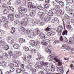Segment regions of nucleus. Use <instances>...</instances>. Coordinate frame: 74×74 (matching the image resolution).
<instances>
[{"mask_svg": "<svg viewBox=\"0 0 74 74\" xmlns=\"http://www.w3.org/2000/svg\"><path fill=\"white\" fill-rule=\"evenodd\" d=\"M18 9L20 10H18V12L19 14H17L15 15L16 18H21L23 17V14L26 13L27 11V9L23 7H19L18 8Z\"/></svg>", "mask_w": 74, "mask_h": 74, "instance_id": "1", "label": "nucleus"}, {"mask_svg": "<svg viewBox=\"0 0 74 74\" xmlns=\"http://www.w3.org/2000/svg\"><path fill=\"white\" fill-rule=\"evenodd\" d=\"M26 31L28 34V36L29 38H32V36H37L40 32L39 28H36L34 32H32V30L30 29H27Z\"/></svg>", "mask_w": 74, "mask_h": 74, "instance_id": "2", "label": "nucleus"}, {"mask_svg": "<svg viewBox=\"0 0 74 74\" xmlns=\"http://www.w3.org/2000/svg\"><path fill=\"white\" fill-rule=\"evenodd\" d=\"M48 66V62H45L44 61L38 62H36V64L35 65V68L37 69H42V67L44 66Z\"/></svg>", "mask_w": 74, "mask_h": 74, "instance_id": "3", "label": "nucleus"}, {"mask_svg": "<svg viewBox=\"0 0 74 74\" xmlns=\"http://www.w3.org/2000/svg\"><path fill=\"white\" fill-rule=\"evenodd\" d=\"M50 42V40H49V39H46L42 40L41 42V44L42 45H43L47 46V45H48L49 44Z\"/></svg>", "mask_w": 74, "mask_h": 74, "instance_id": "4", "label": "nucleus"}, {"mask_svg": "<svg viewBox=\"0 0 74 74\" xmlns=\"http://www.w3.org/2000/svg\"><path fill=\"white\" fill-rule=\"evenodd\" d=\"M14 23L16 24V25H20V26L21 27H23V26H26V25H27V24L26 23H25L24 21H22L21 23V22H20L19 21H14Z\"/></svg>", "mask_w": 74, "mask_h": 74, "instance_id": "5", "label": "nucleus"}, {"mask_svg": "<svg viewBox=\"0 0 74 74\" xmlns=\"http://www.w3.org/2000/svg\"><path fill=\"white\" fill-rule=\"evenodd\" d=\"M66 10L68 11L70 18H73L74 16V14L73 13V11L72 10V9H70L69 8H68L66 9Z\"/></svg>", "mask_w": 74, "mask_h": 74, "instance_id": "6", "label": "nucleus"}, {"mask_svg": "<svg viewBox=\"0 0 74 74\" xmlns=\"http://www.w3.org/2000/svg\"><path fill=\"white\" fill-rule=\"evenodd\" d=\"M31 23L32 24H33L34 25L35 24H40V25L41 26H42L44 25V23L42 21H41L39 20H37L36 22L34 21H32L31 22Z\"/></svg>", "mask_w": 74, "mask_h": 74, "instance_id": "7", "label": "nucleus"}, {"mask_svg": "<svg viewBox=\"0 0 74 74\" xmlns=\"http://www.w3.org/2000/svg\"><path fill=\"white\" fill-rule=\"evenodd\" d=\"M38 43V42L37 41H34L33 40H31L29 42V44L32 47H34V46H37Z\"/></svg>", "mask_w": 74, "mask_h": 74, "instance_id": "8", "label": "nucleus"}, {"mask_svg": "<svg viewBox=\"0 0 74 74\" xmlns=\"http://www.w3.org/2000/svg\"><path fill=\"white\" fill-rule=\"evenodd\" d=\"M60 8V6L59 5L56 4L53 7V9H52L55 12H57L58 11H59V10Z\"/></svg>", "mask_w": 74, "mask_h": 74, "instance_id": "9", "label": "nucleus"}, {"mask_svg": "<svg viewBox=\"0 0 74 74\" xmlns=\"http://www.w3.org/2000/svg\"><path fill=\"white\" fill-rule=\"evenodd\" d=\"M9 66L10 67H12V66H14L15 67H19V64L16 62H14V61L11 62L9 63Z\"/></svg>", "mask_w": 74, "mask_h": 74, "instance_id": "10", "label": "nucleus"}, {"mask_svg": "<svg viewBox=\"0 0 74 74\" xmlns=\"http://www.w3.org/2000/svg\"><path fill=\"white\" fill-rule=\"evenodd\" d=\"M56 12H55L54 10L52 9L50 10L49 11V12H48V15L49 17H51L53 16V14H56Z\"/></svg>", "mask_w": 74, "mask_h": 74, "instance_id": "11", "label": "nucleus"}, {"mask_svg": "<svg viewBox=\"0 0 74 74\" xmlns=\"http://www.w3.org/2000/svg\"><path fill=\"white\" fill-rule=\"evenodd\" d=\"M58 35H61V33H62L63 31L62 30H63V27L62 26H59L58 27Z\"/></svg>", "mask_w": 74, "mask_h": 74, "instance_id": "12", "label": "nucleus"}, {"mask_svg": "<svg viewBox=\"0 0 74 74\" xmlns=\"http://www.w3.org/2000/svg\"><path fill=\"white\" fill-rule=\"evenodd\" d=\"M7 41L10 44H13L14 42V40L10 37H9L7 38Z\"/></svg>", "mask_w": 74, "mask_h": 74, "instance_id": "13", "label": "nucleus"}, {"mask_svg": "<svg viewBox=\"0 0 74 74\" xmlns=\"http://www.w3.org/2000/svg\"><path fill=\"white\" fill-rule=\"evenodd\" d=\"M60 40L61 41H62L63 42H66L68 41V40L67 38L66 37H64V38H63L62 36H61L60 38Z\"/></svg>", "mask_w": 74, "mask_h": 74, "instance_id": "14", "label": "nucleus"}, {"mask_svg": "<svg viewBox=\"0 0 74 74\" xmlns=\"http://www.w3.org/2000/svg\"><path fill=\"white\" fill-rule=\"evenodd\" d=\"M56 33V30H53L51 31V32H48L47 33V35L49 36H53L55 35Z\"/></svg>", "mask_w": 74, "mask_h": 74, "instance_id": "15", "label": "nucleus"}, {"mask_svg": "<svg viewBox=\"0 0 74 74\" xmlns=\"http://www.w3.org/2000/svg\"><path fill=\"white\" fill-rule=\"evenodd\" d=\"M28 6L29 8H33L35 7V6L33 5L32 3V2H28Z\"/></svg>", "mask_w": 74, "mask_h": 74, "instance_id": "16", "label": "nucleus"}, {"mask_svg": "<svg viewBox=\"0 0 74 74\" xmlns=\"http://www.w3.org/2000/svg\"><path fill=\"white\" fill-rule=\"evenodd\" d=\"M51 19V17L48 16L44 19V21L45 22H48V21H50Z\"/></svg>", "mask_w": 74, "mask_h": 74, "instance_id": "17", "label": "nucleus"}, {"mask_svg": "<svg viewBox=\"0 0 74 74\" xmlns=\"http://www.w3.org/2000/svg\"><path fill=\"white\" fill-rule=\"evenodd\" d=\"M36 14V11L34 10H32V12L30 13V15L31 17H33Z\"/></svg>", "mask_w": 74, "mask_h": 74, "instance_id": "18", "label": "nucleus"}, {"mask_svg": "<svg viewBox=\"0 0 74 74\" xmlns=\"http://www.w3.org/2000/svg\"><path fill=\"white\" fill-rule=\"evenodd\" d=\"M8 18L9 19H10L11 21L14 20V16L11 14H9L8 15Z\"/></svg>", "mask_w": 74, "mask_h": 74, "instance_id": "19", "label": "nucleus"}, {"mask_svg": "<svg viewBox=\"0 0 74 74\" xmlns=\"http://www.w3.org/2000/svg\"><path fill=\"white\" fill-rule=\"evenodd\" d=\"M63 71V69L62 67L58 68V69L57 70V72H59L61 73H62Z\"/></svg>", "mask_w": 74, "mask_h": 74, "instance_id": "20", "label": "nucleus"}, {"mask_svg": "<svg viewBox=\"0 0 74 74\" xmlns=\"http://www.w3.org/2000/svg\"><path fill=\"white\" fill-rule=\"evenodd\" d=\"M40 37L41 39H45V35L44 34H40Z\"/></svg>", "mask_w": 74, "mask_h": 74, "instance_id": "21", "label": "nucleus"}, {"mask_svg": "<svg viewBox=\"0 0 74 74\" xmlns=\"http://www.w3.org/2000/svg\"><path fill=\"white\" fill-rule=\"evenodd\" d=\"M59 13L58 14V15H63L64 14V12L63 11L62 9H60L59 10Z\"/></svg>", "mask_w": 74, "mask_h": 74, "instance_id": "22", "label": "nucleus"}, {"mask_svg": "<svg viewBox=\"0 0 74 74\" xmlns=\"http://www.w3.org/2000/svg\"><path fill=\"white\" fill-rule=\"evenodd\" d=\"M62 49H63L64 51H66L67 50V47H66L65 44H63L61 47Z\"/></svg>", "mask_w": 74, "mask_h": 74, "instance_id": "23", "label": "nucleus"}, {"mask_svg": "<svg viewBox=\"0 0 74 74\" xmlns=\"http://www.w3.org/2000/svg\"><path fill=\"white\" fill-rule=\"evenodd\" d=\"M26 67L27 69H29V70H32V69H33L32 66L29 64L26 66Z\"/></svg>", "mask_w": 74, "mask_h": 74, "instance_id": "24", "label": "nucleus"}, {"mask_svg": "<svg viewBox=\"0 0 74 74\" xmlns=\"http://www.w3.org/2000/svg\"><path fill=\"white\" fill-rule=\"evenodd\" d=\"M20 47L19 45L17 44H14L13 46V47L14 49H18Z\"/></svg>", "mask_w": 74, "mask_h": 74, "instance_id": "25", "label": "nucleus"}, {"mask_svg": "<svg viewBox=\"0 0 74 74\" xmlns=\"http://www.w3.org/2000/svg\"><path fill=\"white\" fill-rule=\"evenodd\" d=\"M11 33L12 34H14L15 32V29L14 27H12L11 29Z\"/></svg>", "mask_w": 74, "mask_h": 74, "instance_id": "26", "label": "nucleus"}, {"mask_svg": "<svg viewBox=\"0 0 74 74\" xmlns=\"http://www.w3.org/2000/svg\"><path fill=\"white\" fill-rule=\"evenodd\" d=\"M24 67H25V65L24 64H22L21 65V69L23 72L25 71Z\"/></svg>", "mask_w": 74, "mask_h": 74, "instance_id": "27", "label": "nucleus"}, {"mask_svg": "<svg viewBox=\"0 0 74 74\" xmlns=\"http://www.w3.org/2000/svg\"><path fill=\"white\" fill-rule=\"evenodd\" d=\"M8 55H7V53H5L2 55V58L5 59V58H6V57H7Z\"/></svg>", "mask_w": 74, "mask_h": 74, "instance_id": "28", "label": "nucleus"}, {"mask_svg": "<svg viewBox=\"0 0 74 74\" xmlns=\"http://www.w3.org/2000/svg\"><path fill=\"white\" fill-rule=\"evenodd\" d=\"M38 9H39V10H42V11H45V10L44 8L42 7L40 5L38 6Z\"/></svg>", "mask_w": 74, "mask_h": 74, "instance_id": "29", "label": "nucleus"}, {"mask_svg": "<svg viewBox=\"0 0 74 74\" xmlns=\"http://www.w3.org/2000/svg\"><path fill=\"white\" fill-rule=\"evenodd\" d=\"M73 41H74V39H73V38H72L71 37L70 38L69 40V44H72L73 43Z\"/></svg>", "mask_w": 74, "mask_h": 74, "instance_id": "30", "label": "nucleus"}, {"mask_svg": "<svg viewBox=\"0 0 74 74\" xmlns=\"http://www.w3.org/2000/svg\"><path fill=\"white\" fill-rule=\"evenodd\" d=\"M19 42L21 43H23L25 41V40L24 39H22L21 38H19Z\"/></svg>", "mask_w": 74, "mask_h": 74, "instance_id": "31", "label": "nucleus"}, {"mask_svg": "<svg viewBox=\"0 0 74 74\" xmlns=\"http://www.w3.org/2000/svg\"><path fill=\"white\" fill-rule=\"evenodd\" d=\"M6 60L8 62H10L11 60V56H7L6 57Z\"/></svg>", "mask_w": 74, "mask_h": 74, "instance_id": "32", "label": "nucleus"}, {"mask_svg": "<svg viewBox=\"0 0 74 74\" xmlns=\"http://www.w3.org/2000/svg\"><path fill=\"white\" fill-rule=\"evenodd\" d=\"M46 51L49 54H51V51L50 49L48 48V47L47 48H46Z\"/></svg>", "mask_w": 74, "mask_h": 74, "instance_id": "33", "label": "nucleus"}, {"mask_svg": "<svg viewBox=\"0 0 74 74\" xmlns=\"http://www.w3.org/2000/svg\"><path fill=\"white\" fill-rule=\"evenodd\" d=\"M48 59L49 61H51L53 59V56L52 55L49 56L48 57Z\"/></svg>", "mask_w": 74, "mask_h": 74, "instance_id": "34", "label": "nucleus"}, {"mask_svg": "<svg viewBox=\"0 0 74 74\" xmlns=\"http://www.w3.org/2000/svg\"><path fill=\"white\" fill-rule=\"evenodd\" d=\"M56 67L55 66L53 65L51 67V70L52 71H55L56 70Z\"/></svg>", "mask_w": 74, "mask_h": 74, "instance_id": "35", "label": "nucleus"}, {"mask_svg": "<svg viewBox=\"0 0 74 74\" xmlns=\"http://www.w3.org/2000/svg\"><path fill=\"white\" fill-rule=\"evenodd\" d=\"M59 21V20L57 18L55 17L54 19L53 20V22L55 23H57Z\"/></svg>", "mask_w": 74, "mask_h": 74, "instance_id": "36", "label": "nucleus"}, {"mask_svg": "<svg viewBox=\"0 0 74 74\" xmlns=\"http://www.w3.org/2000/svg\"><path fill=\"white\" fill-rule=\"evenodd\" d=\"M4 41H0V47H2L4 45Z\"/></svg>", "mask_w": 74, "mask_h": 74, "instance_id": "37", "label": "nucleus"}, {"mask_svg": "<svg viewBox=\"0 0 74 74\" xmlns=\"http://www.w3.org/2000/svg\"><path fill=\"white\" fill-rule=\"evenodd\" d=\"M9 49V46L8 45H5L4 46V49L5 51H7Z\"/></svg>", "mask_w": 74, "mask_h": 74, "instance_id": "38", "label": "nucleus"}, {"mask_svg": "<svg viewBox=\"0 0 74 74\" xmlns=\"http://www.w3.org/2000/svg\"><path fill=\"white\" fill-rule=\"evenodd\" d=\"M16 53L17 55H18V56H21V55H22V53L18 51H16Z\"/></svg>", "mask_w": 74, "mask_h": 74, "instance_id": "39", "label": "nucleus"}, {"mask_svg": "<svg viewBox=\"0 0 74 74\" xmlns=\"http://www.w3.org/2000/svg\"><path fill=\"white\" fill-rule=\"evenodd\" d=\"M67 33H68V31H67V30H65L64 31L63 33H62V34L63 35H67Z\"/></svg>", "mask_w": 74, "mask_h": 74, "instance_id": "40", "label": "nucleus"}, {"mask_svg": "<svg viewBox=\"0 0 74 74\" xmlns=\"http://www.w3.org/2000/svg\"><path fill=\"white\" fill-rule=\"evenodd\" d=\"M67 3L70 4H72L73 3V0H66Z\"/></svg>", "mask_w": 74, "mask_h": 74, "instance_id": "41", "label": "nucleus"}, {"mask_svg": "<svg viewBox=\"0 0 74 74\" xmlns=\"http://www.w3.org/2000/svg\"><path fill=\"white\" fill-rule=\"evenodd\" d=\"M40 59H42L43 60H44V59L41 57H38L36 59V60L38 61L40 60Z\"/></svg>", "mask_w": 74, "mask_h": 74, "instance_id": "42", "label": "nucleus"}, {"mask_svg": "<svg viewBox=\"0 0 74 74\" xmlns=\"http://www.w3.org/2000/svg\"><path fill=\"white\" fill-rule=\"evenodd\" d=\"M31 71H32V73L33 74H35L36 72V69H32L31 70Z\"/></svg>", "mask_w": 74, "mask_h": 74, "instance_id": "43", "label": "nucleus"}, {"mask_svg": "<svg viewBox=\"0 0 74 74\" xmlns=\"http://www.w3.org/2000/svg\"><path fill=\"white\" fill-rule=\"evenodd\" d=\"M21 71V69L19 68H17L16 69V72L17 73H20Z\"/></svg>", "mask_w": 74, "mask_h": 74, "instance_id": "44", "label": "nucleus"}, {"mask_svg": "<svg viewBox=\"0 0 74 74\" xmlns=\"http://www.w3.org/2000/svg\"><path fill=\"white\" fill-rule=\"evenodd\" d=\"M60 5L62 7H63L64 5V2H62V1H60V2L59 3Z\"/></svg>", "mask_w": 74, "mask_h": 74, "instance_id": "45", "label": "nucleus"}, {"mask_svg": "<svg viewBox=\"0 0 74 74\" xmlns=\"http://www.w3.org/2000/svg\"><path fill=\"white\" fill-rule=\"evenodd\" d=\"M44 30L45 31H51V29L48 27L46 29H45Z\"/></svg>", "mask_w": 74, "mask_h": 74, "instance_id": "46", "label": "nucleus"}, {"mask_svg": "<svg viewBox=\"0 0 74 74\" xmlns=\"http://www.w3.org/2000/svg\"><path fill=\"white\" fill-rule=\"evenodd\" d=\"M0 65L1 66H5V62H1L0 63Z\"/></svg>", "mask_w": 74, "mask_h": 74, "instance_id": "47", "label": "nucleus"}, {"mask_svg": "<svg viewBox=\"0 0 74 74\" xmlns=\"http://www.w3.org/2000/svg\"><path fill=\"white\" fill-rule=\"evenodd\" d=\"M10 70L11 72H13L15 70V68L13 67H11L10 68Z\"/></svg>", "mask_w": 74, "mask_h": 74, "instance_id": "48", "label": "nucleus"}, {"mask_svg": "<svg viewBox=\"0 0 74 74\" xmlns=\"http://www.w3.org/2000/svg\"><path fill=\"white\" fill-rule=\"evenodd\" d=\"M4 27L5 28V29H8L9 28V27H8V26L7 24H5L4 25Z\"/></svg>", "mask_w": 74, "mask_h": 74, "instance_id": "49", "label": "nucleus"}, {"mask_svg": "<svg viewBox=\"0 0 74 74\" xmlns=\"http://www.w3.org/2000/svg\"><path fill=\"white\" fill-rule=\"evenodd\" d=\"M6 19V17L5 16H4L1 17V20L2 22L4 21Z\"/></svg>", "mask_w": 74, "mask_h": 74, "instance_id": "50", "label": "nucleus"}, {"mask_svg": "<svg viewBox=\"0 0 74 74\" xmlns=\"http://www.w3.org/2000/svg\"><path fill=\"white\" fill-rule=\"evenodd\" d=\"M31 53L32 54L36 52V50L35 49H32L31 51Z\"/></svg>", "mask_w": 74, "mask_h": 74, "instance_id": "51", "label": "nucleus"}, {"mask_svg": "<svg viewBox=\"0 0 74 74\" xmlns=\"http://www.w3.org/2000/svg\"><path fill=\"white\" fill-rule=\"evenodd\" d=\"M64 17L66 19H68L69 18V15H67V14H65Z\"/></svg>", "mask_w": 74, "mask_h": 74, "instance_id": "52", "label": "nucleus"}, {"mask_svg": "<svg viewBox=\"0 0 74 74\" xmlns=\"http://www.w3.org/2000/svg\"><path fill=\"white\" fill-rule=\"evenodd\" d=\"M54 59V60H55L56 62H60V59H58L56 57H55Z\"/></svg>", "mask_w": 74, "mask_h": 74, "instance_id": "53", "label": "nucleus"}, {"mask_svg": "<svg viewBox=\"0 0 74 74\" xmlns=\"http://www.w3.org/2000/svg\"><path fill=\"white\" fill-rule=\"evenodd\" d=\"M44 7L45 8H48V7H49L48 5L47 4H45L44 5Z\"/></svg>", "mask_w": 74, "mask_h": 74, "instance_id": "54", "label": "nucleus"}, {"mask_svg": "<svg viewBox=\"0 0 74 74\" xmlns=\"http://www.w3.org/2000/svg\"><path fill=\"white\" fill-rule=\"evenodd\" d=\"M24 20L25 22H28L29 21V18H24Z\"/></svg>", "mask_w": 74, "mask_h": 74, "instance_id": "55", "label": "nucleus"}, {"mask_svg": "<svg viewBox=\"0 0 74 74\" xmlns=\"http://www.w3.org/2000/svg\"><path fill=\"white\" fill-rule=\"evenodd\" d=\"M20 31H22V32H24L25 31V28L23 27H22L20 28Z\"/></svg>", "mask_w": 74, "mask_h": 74, "instance_id": "56", "label": "nucleus"}, {"mask_svg": "<svg viewBox=\"0 0 74 74\" xmlns=\"http://www.w3.org/2000/svg\"><path fill=\"white\" fill-rule=\"evenodd\" d=\"M44 69L45 70H47L48 69V66H44Z\"/></svg>", "mask_w": 74, "mask_h": 74, "instance_id": "57", "label": "nucleus"}, {"mask_svg": "<svg viewBox=\"0 0 74 74\" xmlns=\"http://www.w3.org/2000/svg\"><path fill=\"white\" fill-rule=\"evenodd\" d=\"M2 7H3V8H5L7 7V5L6 4H3L2 5Z\"/></svg>", "mask_w": 74, "mask_h": 74, "instance_id": "58", "label": "nucleus"}, {"mask_svg": "<svg viewBox=\"0 0 74 74\" xmlns=\"http://www.w3.org/2000/svg\"><path fill=\"white\" fill-rule=\"evenodd\" d=\"M41 17H40V18L41 19H43V18L42 17V15H44V12H41Z\"/></svg>", "mask_w": 74, "mask_h": 74, "instance_id": "59", "label": "nucleus"}, {"mask_svg": "<svg viewBox=\"0 0 74 74\" xmlns=\"http://www.w3.org/2000/svg\"><path fill=\"white\" fill-rule=\"evenodd\" d=\"M24 49H25V50L26 51H29V49L27 47H25L24 48Z\"/></svg>", "mask_w": 74, "mask_h": 74, "instance_id": "60", "label": "nucleus"}, {"mask_svg": "<svg viewBox=\"0 0 74 74\" xmlns=\"http://www.w3.org/2000/svg\"><path fill=\"white\" fill-rule=\"evenodd\" d=\"M38 16H39L40 17H41V12H39L38 13Z\"/></svg>", "mask_w": 74, "mask_h": 74, "instance_id": "61", "label": "nucleus"}, {"mask_svg": "<svg viewBox=\"0 0 74 74\" xmlns=\"http://www.w3.org/2000/svg\"><path fill=\"white\" fill-rule=\"evenodd\" d=\"M3 12L4 14H7V12H8L7 11V10L6 9H5L4 10Z\"/></svg>", "mask_w": 74, "mask_h": 74, "instance_id": "62", "label": "nucleus"}, {"mask_svg": "<svg viewBox=\"0 0 74 74\" xmlns=\"http://www.w3.org/2000/svg\"><path fill=\"white\" fill-rule=\"evenodd\" d=\"M58 66H61L62 64V62L60 61L59 62H58Z\"/></svg>", "mask_w": 74, "mask_h": 74, "instance_id": "63", "label": "nucleus"}, {"mask_svg": "<svg viewBox=\"0 0 74 74\" xmlns=\"http://www.w3.org/2000/svg\"><path fill=\"white\" fill-rule=\"evenodd\" d=\"M17 2L18 4H20L21 3V0H18L17 1Z\"/></svg>", "mask_w": 74, "mask_h": 74, "instance_id": "64", "label": "nucleus"}]
</instances>
